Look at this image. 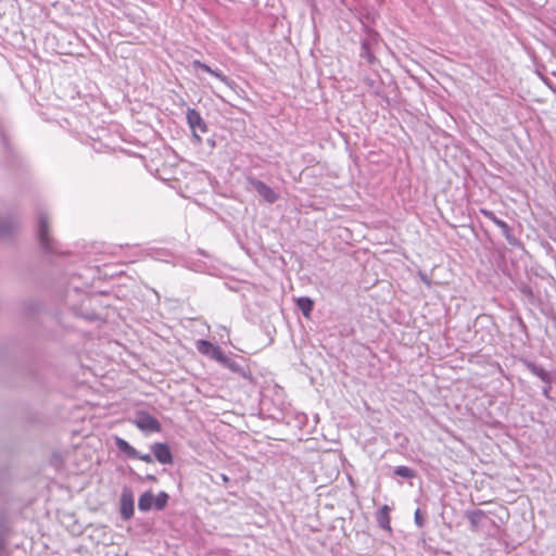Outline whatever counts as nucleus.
I'll return each instance as SVG.
<instances>
[{
  "label": "nucleus",
  "mask_w": 556,
  "mask_h": 556,
  "mask_svg": "<svg viewBox=\"0 0 556 556\" xmlns=\"http://www.w3.org/2000/svg\"><path fill=\"white\" fill-rule=\"evenodd\" d=\"M395 475L403 477V478H414L415 471L407 467V466H399L395 468Z\"/></svg>",
  "instance_id": "obj_17"
},
{
  "label": "nucleus",
  "mask_w": 556,
  "mask_h": 556,
  "mask_svg": "<svg viewBox=\"0 0 556 556\" xmlns=\"http://www.w3.org/2000/svg\"><path fill=\"white\" fill-rule=\"evenodd\" d=\"M195 345L197 350L204 355H211V353L215 349V345H213L210 341L206 340H198Z\"/></svg>",
  "instance_id": "obj_15"
},
{
  "label": "nucleus",
  "mask_w": 556,
  "mask_h": 556,
  "mask_svg": "<svg viewBox=\"0 0 556 556\" xmlns=\"http://www.w3.org/2000/svg\"><path fill=\"white\" fill-rule=\"evenodd\" d=\"M53 457H54L55 459H58V458H59V454H56V453H55V454L53 455Z\"/></svg>",
  "instance_id": "obj_25"
},
{
  "label": "nucleus",
  "mask_w": 556,
  "mask_h": 556,
  "mask_svg": "<svg viewBox=\"0 0 556 556\" xmlns=\"http://www.w3.org/2000/svg\"><path fill=\"white\" fill-rule=\"evenodd\" d=\"M41 303L36 300H28L24 303V312L28 317H35L41 309Z\"/></svg>",
  "instance_id": "obj_14"
},
{
  "label": "nucleus",
  "mask_w": 556,
  "mask_h": 556,
  "mask_svg": "<svg viewBox=\"0 0 556 556\" xmlns=\"http://www.w3.org/2000/svg\"><path fill=\"white\" fill-rule=\"evenodd\" d=\"M115 445L121 452L126 454V456L129 458L140 459L148 464L153 462L152 456L150 454H139L135 447H132L126 440L122 438H115Z\"/></svg>",
  "instance_id": "obj_6"
},
{
  "label": "nucleus",
  "mask_w": 556,
  "mask_h": 556,
  "mask_svg": "<svg viewBox=\"0 0 556 556\" xmlns=\"http://www.w3.org/2000/svg\"><path fill=\"white\" fill-rule=\"evenodd\" d=\"M192 64H193V66H194V67L201 68V65H203L204 63H202V62H201V61H199V60H195V61H193V63H192Z\"/></svg>",
  "instance_id": "obj_22"
},
{
  "label": "nucleus",
  "mask_w": 556,
  "mask_h": 556,
  "mask_svg": "<svg viewBox=\"0 0 556 556\" xmlns=\"http://www.w3.org/2000/svg\"><path fill=\"white\" fill-rule=\"evenodd\" d=\"M481 214L486 217L488 219H490L491 222H493L498 228H501L503 230V232L508 236L509 232H510V227L508 226L507 223H505L504 220L497 218L495 216V214L492 212V211H489L486 208H481L480 210Z\"/></svg>",
  "instance_id": "obj_12"
},
{
  "label": "nucleus",
  "mask_w": 556,
  "mask_h": 556,
  "mask_svg": "<svg viewBox=\"0 0 556 556\" xmlns=\"http://www.w3.org/2000/svg\"><path fill=\"white\" fill-rule=\"evenodd\" d=\"M36 238L40 249L47 256L63 254L59 249V243L50 236L49 218L43 212L38 214Z\"/></svg>",
  "instance_id": "obj_1"
},
{
  "label": "nucleus",
  "mask_w": 556,
  "mask_h": 556,
  "mask_svg": "<svg viewBox=\"0 0 556 556\" xmlns=\"http://www.w3.org/2000/svg\"><path fill=\"white\" fill-rule=\"evenodd\" d=\"M7 548V538H0V556H2Z\"/></svg>",
  "instance_id": "obj_20"
},
{
  "label": "nucleus",
  "mask_w": 556,
  "mask_h": 556,
  "mask_svg": "<svg viewBox=\"0 0 556 556\" xmlns=\"http://www.w3.org/2000/svg\"><path fill=\"white\" fill-rule=\"evenodd\" d=\"M10 532V521L5 514H0V538H7Z\"/></svg>",
  "instance_id": "obj_16"
},
{
  "label": "nucleus",
  "mask_w": 556,
  "mask_h": 556,
  "mask_svg": "<svg viewBox=\"0 0 556 556\" xmlns=\"http://www.w3.org/2000/svg\"><path fill=\"white\" fill-rule=\"evenodd\" d=\"M253 188L257 191V193L264 198L268 203H274L278 200L279 195L275 192L269 186L261 180L253 179L251 181Z\"/></svg>",
  "instance_id": "obj_9"
},
{
  "label": "nucleus",
  "mask_w": 556,
  "mask_h": 556,
  "mask_svg": "<svg viewBox=\"0 0 556 556\" xmlns=\"http://www.w3.org/2000/svg\"><path fill=\"white\" fill-rule=\"evenodd\" d=\"M151 451L155 459L162 465H172L174 459L170 448L165 443H154L151 445Z\"/></svg>",
  "instance_id": "obj_8"
},
{
  "label": "nucleus",
  "mask_w": 556,
  "mask_h": 556,
  "mask_svg": "<svg viewBox=\"0 0 556 556\" xmlns=\"http://www.w3.org/2000/svg\"><path fill=\"white\" fill-rule=\"evenodd\" d=\"M147 479H148L149 481L156 482V478H155V476L148 475V476H147Z\"/></svg>",
  "instance_id": "obj_23"
},
{
  "label": "nucleus",
  "mask_w": 556,
  "mask_h": 556,
  "mask_svg": "<svg viewBox=\"0 0 556 556\" xmlns=\"http://www.w3.org/2000/svg\"><path fill=\"white\" fill-rule=\"evenodd\" d=\"M211 356L218 362H225V356L218 346H215V349L211 353Z\"/></svg>",
  "instance_id": "obj_19"
},
{
  "label": "nucleus",
  "mask_w": 556,
  "mask_h": 556,
  "mask_svg": "<svg viewBox=\"0 0 556 556\" xmlns=\"http://www.w3.org/2000/svg\"><path fill=\"white\" fill-rule=\"evenodd\" d=\"M121 515L128 520L134 515V500L130 493H123L121 497Z\"/></svg>",
  "instance_id": "obj_10"
},
{
  "label": "nucleus",
  "mask_w": 556,
  "mask_h": 556,
  "mask_svg": "<svg viewBox=\"0 0 556 556\" xmlns=\"http://www.w3.org/2000/svg\"><path fill=\"white\" fill-rule=\"evenodd\" d=\"M390 511L391 508L388 505H383L377 513L378 525L389 533L392 532Z\"/></svg>",
  "instance_id": "obj_11"
},
{
  "label": "nucleus",
  "mask_w": 556,
  "mask_h": 556,
  "mask_svg": "<svg viewBox=\"0 0 556 556\" xmlns=\"http://www.w3.org/2000/svg\"><path fill=\"white\" fill-rule=\"evenodd\" d=\"M132 424L143 432H160L162 430L160 421L154 416L144 410H138L135 414Z\"/></svg>",
  "instance_id": "obj_5"
},
{
  "label": "nucleus",
  "mask_w": 556,
  "mask_h": 556,
  "mask_svg": "<svg viewBox=\"0 0 556 556\" xmlns=\"http://www.w3.org/2000/svg\"><path fill=\"white\" fill-rule=\"evenodd\" d=\"M168 498L169 496L166 492L162 491L157 495H154L151 491H147L139 497L138 507L142 511H148L153 507L157 510H162L166 507Z\"/></svg>",
  "instance_id": "obj_4"
},
{
  "label": "nucleus",
  "mask_w": 556,
  "mask_h": 556,
  "mask_svg": "<svg viewBox=\"0 0 556 556\" xmlns=\"http://www.w3.org/2000/svg\"><path fill=\"white\" fill-rule=\"evenodd\" d=\"M201 70L206 72V73H210L211 75H214L215 77H217L218 79H220L222 81H225L226 80V77L219 73V72H216L214 70H212L208 65L206 64H203L201 65Z\"/></svg>",
  "instance_id": "obj_18"
},
{
  "label": "nucleus",
  "mask_w": 556,
  "mask_h": 556,
  "mask_svg": "<svg viewBox=\"0 0 556 556\" xmlns=\"http://www.w3.org/2000/svg\"><path fill=\"white\" fill-rule=\"evenodd\" d=\"M21 231V222L13 212H0V241H13Z\"/></svg>",
  "instance_id": "obj_2"
},
{
  "label": "nucleus",
  "mask_w": 556,
  "mask_h": 556,
  "mask_svg": "<svg viewBox=\"0 0 556 556\" xmlns=\"http://www.w3.org/2000/svg\"><path fill=\"white\" fill-rule=\"evenodd\" d=\"M0 139H1V143L4 149V151H3L4 165L10 170H16V169L23 168L25 165V160L14 149V147L11 144L8 136L2 130H0Z\"/></svg>",
  "instance_id": "obj_3"
},
{
  "label": "nucleus",
  "mask_w": 556,
  "mask_h": 556,
  "mask_svg": "<svg viewBox=\"0 0 556 556\" xmlns=\"http://www.w3.org/2000/svg\"><path fill=\"white\" fill-rule=\"evenodd\" d=\"M55 121H56V123H58L61 127H63L62 122L67 123V118H66V117L56 118Z\"/></svg>",
  "instance_id": "obj_21"
},
{
  "label": "nucleus",
  "mask_w": 556,
  "mask_h": 556,
  "mask_svg": "<svg viewBox=\"0 0 556 556\" xmlns=\"http://www.w3.org/2000/svg\"><path fill=\"white\" fill-rule=\"evenodd\" d=\"M374 56L372 55H369V62L371 63L374 61Z\"/></svg>",
  "instance_id": "obj_24"
},
{
  "label": "nucleus",
  "mask_w": 556,
  "mask_h": 556,
  "mask_svg": "<svg viewBox=\"0 0 556 556\" xmlns=\"http://www.w3.org/2000/svg\"><path fill=\"white\" fill-rule=\"evenodd\" d=\"M187 122L193 131V137L197 139L198 142H201V137L197 134V130H200L201 132H206L207 127L203 118L201 117L200 113L194 109H188Z\"/></svg>",
  "instance_id": "obj_7"
},
{
  "label": "nucleus",
  "mask_w": 556,
  "mask_h": 556,
  "mask_svg": "<svg viewBox=\"0 0 556 556\" xmlns=\"http://www.w3.org/2000/svg\"><path fill=\"white\" fill-rule=\"evenodd\" d=\"M296 305L306 318L311 317L314 307V302L307 296H302L296 300Z\"/></svg>",
  "instance_id": "obj_13"
}]
</instances>
